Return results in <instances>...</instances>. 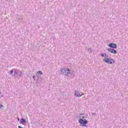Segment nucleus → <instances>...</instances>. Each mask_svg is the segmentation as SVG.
I'll return each instance as SVG.
<instances>
[{
    "label": "nucleus",
    "instance_id": "f257e3e1",
    "mask_svg": "<svg viewBox=\"0 0 128 128\" xmlns=\"http://www.w3.org/2000/svg\"><path fill=\"white\" fill-rule=\"evenodd\" d=\"M102 56V58H105L103 60V62H104L106 64H114V60L112 58H108V55L106 54V53H102L100 54Z\"/></svg>",
    "mask_w": 128,
    "mask_h": 128
},
{
    "label": "nucleus",
    "instance_id": "f03ea898",
    "mask_svg": "<svg viewBox=\"0 0 128 128\" xmlns=\"http://www.w3.org/2000/svg\"><path fill=\"white\" fill-rule=\"evenodd\" d=\"M14 76H15V78H18V76L20 78V76H22V72H20V70L16 68L12 69L10 71L9 74L10 76H12V74H14Z\"/></svg>",
    "mask_w": 128,
    "mask_h": 128
},
{
    "label": "nucleus",
    "instance_id": "7ed1b4c3",
    "mask_svg": "<svg viewBox=\"0 0 128 128\" xmlns=\"http://www.w3.org/2000/svg\"><path fill=\"white\" fill-rule=\"evenodd\" d=\"M60 72L61 74H64V76H68V74H70V70L69 68H61Z\"/></svg>",
    "mask_w": 128,
    "mask_h": 128
},
{
    "label": "nucleus",
    "instance_id": "20e7f679",
    "mask_svg": "<svg viewBox=\"0 0 128 128\" xmlns=\"http://www.w3.org/2000/svg\"><path fill=\"white\" fill-rule=\"evenodd\" d=\"M78 122L79 124H80L82 126H84V127L86 126V128L88 126H86V124H88V120L86 119L80 118Z\"/></svg>",
    "mask_w": 128,
    "mask_h": 128
},
{
    "label": "nucleus",
    "instance_id": "39448f33",
    "mask_svg": "<svg viewBox=\"0 0 128 128\" xmlns=\"http://www.w3.org/2000/svg\"><path fill=\"white\" fill-rule=\"evenodd\" d=\"M108 46H109V48H111L114 49V48H118V45H116V44L114 43H110L109 44Z\"/></svg>",
    "mask_w": 128,
    "mask_h": 128
},
{
    "label": "nucleus",
    "instance_id": "423d86ee",
    "mask_svg": "<svg viewBox=\"0 0 128 128\" xmlns=\"http://www.w3.org/2000/svg\"><path fill=\"white\" fill-rule=\"evenodd\" d=\"M107 50H108V52H111V54H116L118 53V52H116V50L112 48H108Z\"/></svg>",
    "mask_w": 128,
    "mask_h": 128
},
{
    "label": "nucleus",
    "instance_id": "0eeeda50",
    "mask_svg": "<svg viewBox=\"0 0 128 128\" xmlns=\"http://www.w3.org/2000/svg\"><path fill=\"white\" fill-rule=\"evenodd\" d=\"M75 96H78V98H80L82 96V94L80 93L78 90H76L74 92Z\"/></svg>",
    "mask_w": 128,
    "mask_h": 128
},
{
    "label": "nucleus",
    "instance_id": "6e6552de",
    "mask_svg": "<svg viewBox=\"0 0 128 128\" xmlns=\"http://www.w3.org/2000/svg\"><path fill=\"white\" fill-rule=\"evenodd\" d=\"M20 124H23V126H24V124H26V119L24 118H22L20 120Z\"/></svg>",
    "mask_w": 128,
    "mask_h": 128
},
{
    "label": "nucleus",
    "instance_id": "1a4fd4ad",
    "mask_svg": "<svg viewBox=\"0 0 128 128\" xmlns=\"http://www.w3.org/2000/svg\"><path fill=\"white\" fill-rule=\"evenodd\" d=\"M37 74H40V76H42V74H44V73H42V71H38L37 72Z\"/></svg>",
    "mask_w": 128,
    "mask_h": 128
},
{
    "label": "nucleus",
    "instance_id": "9d476101",
    "mask_svg": "<svg viewBox=\"0 0 128 128\" xmlns=\"http://www.w3.org/2000/svg\"><path fill=\"white\" fill-rule=\"evenodd\" d=\"M18 20H20V22H22V20H24V17L22 16H21L18 18Z\"/></svg>",
    "mask_w": 128,
    "mask_h": 128
},
{
    "label": "nucleus",
    "instance_id": "9b49d317",
    "mask_svg": "<svg viewBox=\"0 0 128 128\" xmlns=\"http://www.w3.org/2000/svg\"><path fill=\"white\" fill-rule=\"evenodd\" d=\"M36 76L38 78H40V75L38 74H36Z\"/></svg>",
    "mask_w": 128,
    "mask_h": 128
},
{
    "label": "nucleus",
    "instance_id": "f8f14e48",
    "mask_svg": "<svg viewBox=\"0 0 128 128\" xmlns=\"http://www.w3.org/2000/svg\"><path fill=\"white\" fill-rule=\"evenodd\" d=\"M0 98H4V94L0 92Z\"/></svg>",
    "mask_w": 128,
    "mask_h": 128
},
{
    "label": "nucleus",
    "instance_id": "ddd939ff",
    "mask_svg": "<svg viewBox=\"0 0 128 128\" xmlns=\"http://www.w3.org/2000/svg\"><path fill=\"white\" fill-rule=\"evenodd\" d=\"M40 80V78H38L36 80V84H38V80Z\"/></svg>",
    "mask_w": 128,
    "mask_h": 128
},
{
    "label": "nucleus",
    "instance_id": "4468645a",
    "mask_svg": "<svg viewBox=\"0 0 128 128\" xmlns=\"http://www.w3.org/2000/svg\"><path fill=\"white\" fill-rule=\"evenodd\" d=\"M88 52H92V48H88Z\"/></svg>",
    "mask_w": 128,
    "mask_h": 128
},
{
    "label": "nucleus",
    "instance_id": "2eb2a0df",
    "mask_svg": "<svg viewBox=\"0 0 128 128\" xmlns=\"http://www.w3.org/2000/svg\"><path fill=\"white\" fill-rule=\"evenodd\" d=\"M2 108H4V106H2V104H0V109Z\"/></svg>",
    "mask_w": 128,
    "mask_h": 128
},
{
    "label": "nucleus",
    "instance_id": "dca6fc26",
    "mask_svg": "<svg viewBox=\"0 0 128 128\" xmlns=\"http://www.w3.org/2000/svg\"><path fill=\"white\" fill-rule=\"evenodd\" d=\"M32 78H33L34 80H36V76H32Z\"/></svg>",
    "mask_w": 128,
    "mask_h": 128
},
{
    "label": "nucleus",
    "instance_id": "f3484780",
    "mask_svg": "<svg viewBox=\"0 0 128 128\" xmlns=\"http://www.w3.org/2000/svg\"><path fill=\"white\" fill-rule=\"evenodd\" d=\"M18 128H22V126H18Z\"/></svg>",
    "mask_w": 128,
    "mask_h": 128
},
{
    "label": "nucleus",
    "instance_id": "a211bd4d",
    "mask_svg": "<svg viewBox=\"0 0 128 128\" xmlns=\"http://www.w3.org/2000/svg\"><path fill=\"white\" fill-rule=\"evenodd\" d=\"M83 115H84V114H80V116H83Z\"/></svg>",
    "mask_w": 128,
    "mask_h": 128
},
{
    "label": "nucleus",
    "instance_id": "6ab92c4d",
    "mask_svg": "<svg viewBox=\"0 0 128 128\" xmlns=\"http://www.w3.org/2000/svg\"><path fill=\"white\" fill-rule=\"evenodd\" d=\"M82 118H86V117H84V116H83Z\"/></svg>",
    "mask_w": 128,
    "mask_h": 128
},
{
    "label": "nucleus",
    "instance_id": "aec40b11",
    "mask_svg": "<svg viewBox=\"0 0 128 128\" xmlns=\"http://www.w3.org/2000/svg\"><path fill=\"white\" fill-rule=\"evenodd\" d=\"M96 114V113H92V116Z\"/></svg>",
    "mask_w": 128,
    "mask_h": 128
}]
</instances>
